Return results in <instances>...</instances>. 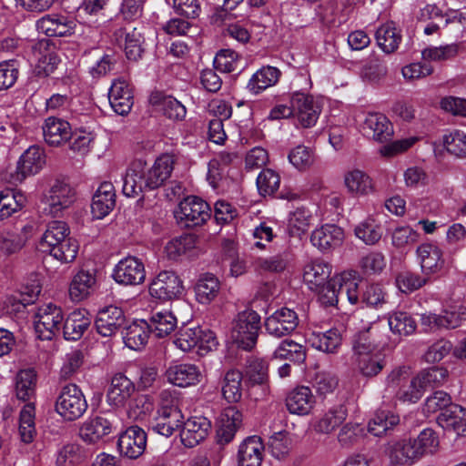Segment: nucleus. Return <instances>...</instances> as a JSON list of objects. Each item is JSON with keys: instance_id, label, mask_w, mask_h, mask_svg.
Segmentation results:
<instances>
[{"instance_id": "obj_1", "label": "nucleus", "mask_w": 466, "mask_h": 466, "mask_svg": "<svg viewBox=\"0 0 466 466\" xmlns=\"http://www.w3.org/2000/svg\"><path fill=\"white\" fill-rule=\"evenodd\" d=\"M317 291L320 303L325 307L337 305L339 298L343 296L351 304L359 302V281L352 272H343L331 278Z\"/></svg>"}, {"instance_id": "obj_2", "label": "nucleus", "mask_w": 466, "mask_h": 466, "mask_svg": "<svg viewBox=\"0 0 466 466\" xmlns=\"http://www.w3.org/2000/svg\"><path fill=\"white\" fill-rule=\"evenodd\" d=\"M260 316L253 309L239 312L232 321L230 337L238 347L250 350L258 340L261 327Z\"/></svg>"}, {"instance_id": "obj_3", "label": "nucleus", "mask_w": 466, "mask_h": 466, "mask_svg": "<svg viewBox=\"0 0 466 466\" xmlns=\"http://www.w3.org/2000/svg\"><path fill=\"white\" fill-rule=\"evenodd\" d=\"M88 408L87 400L81 389L73 383L61 388L56 398L55 410L66 421L81 418Z\"/></svg>"}, {"instance_id": "obj_4", "label": "nucleus", "mask_w": 466, "mask_h": 466, "mask_svg": "<svg viewBox=\"0 0 466 466\" xmlns=\"http://www.w3.org/2000/svg\"><path fill=\"white\" fill-rule=\"evenodd\" d=\"M76 198V191L69 184L56 180L43 196V212L53 218L60 217Z\"/></svg>"}, {"instance_id": "obj_5", "label": "nucleus", "mask_w": 466, "mask_h": 466, "mask_svg": "<svg viewBox=\"0 0 466 466\" xmlns=\"http://www.w3.org/2000/svg\"><path fill=\"white\" fill-rule=\"evenodd\" d=\"M64 322V314L60 307L46 303L37 308L34 327L37 338L43 340L52 339L60 333Z\"/></svg>"}, {"instance_id": "obj_6", "label": "nucleus", "mask_w": 466, "mask_h": 466, "mask_svg": "<svg viewBox=\"0 0 466 466\" xmlns=\"http://www.w3.org/2000/svg\"><path fill=\"white\" fill-rule=\"evenodd\" d=\"M210 207L202 198L188 196L178 205L175 216L187 228L200 226L210 218Z\"/></svg>"}, {"instance_id": "obj_7", "label": "nucleus", "mask_w": 466, "mask_h": 466, "mask_svg": "<svg viewBox=\"0 0 466 466\" xmlns=\"http://www.w3.org/2000/svg\"><path fill=\"white\" fill-rule=\"evenodd\" d=\"M298 325V314L295 310L286 307L277 309L264 321L266 333L276 339L290 335Z\"/></svg>"}, {"instance_id": "obj_8", "label": "nucleus", "mask_w": 466, "mask_h": 466, "mask_svg": "<svg viewBox=\"0 0 466 466\" xmlns=\"http://www.w3.org/2000/svg\"><path fill=\"white\" fill-rule=\"evenodd\" d=\"M174 344L186 352L197 346L201 350H211L217 346L218 341L212 331L195 327L181 329L177 334Z\"/></svg>"}, {"instance_id": "obj_9", "label": "nucleus", "mask_w": 466, "mask_h": 466, "mask_svg": "<svg viewBox=\"0 0 466 466\" xmlns=\"http://www.w3.org/2000/svg\"><path fill=\"white\" fill-rule=\"evenodd\" d=\"M113 279L124 286H136L144 282L146 270L143 262L132 256L122 258L115 267Z\"/></svg>"}, {"instance_id": "obj_10", "label": "nucleus", "mask_w": 466, "mask_h": 466, "mask_svg": "<svg viewBox=\"0 0 466 466\" xmlns=\"http://www.w3.org/2000/svg\"><path fill=\"white\" fill-rule=\"evenodd\" d=\"M182 290V280L175 272L169 270L159 272L149 285L150 295L163 300L178 297Z\"/></svg>"}, {"instance_id": "obj_11", "label": "nucleus", "mask_w": 466, "mask_h": 466, "mask_svg": "<svg viewBox=\"0 0 466 466\" xmlns=\"http://www.w3.org/2000/svg\"><path fill=\"white\" fill-rule=\"evenodd\" d=\"M290 103L293 105L294 116L302 127L309 128L316 124L321 110L311 96L303 92H294Z\"/></svg>"}, {"instance_id": "obj_12", "label": "nucleus", "mask_w": 466, "mask_h": 466, "mask_svg": "<svg viewBox=\"0 0 466 466\" xmlns=\"http://www.w3.org/2000/svg\"><path fill=\"white\" fill-rule=\"evenodd\" d=\"M114 37L123 46L127 59L137 61L143 53L144 35L140 28L128 24L115 30Z\"/></svg>"}, {"instance_id": "obj_13", "label": "nucleus", "mask_w": 466, "mask_h": 466, "mask_svg": "<svg viewBox=\"0 0 466 466\" xmlns=\"http://www.w3.org/2000/svg\"><path fill=\"white\" fill-rule=\"evenodd\" d=\"M147 446V433L138 426H131L120 434L117 447L122 455L128 459L140 457Z\"/></svg>"}, {"instance_id": "obj_14", "label": "nucleus", "mask_w": 466, "mask_h": 466, "mask_svg": "<svg viewBox=\"0 0 466 466\" xmlns=\"http://www.w3.org/2000/svg\"><path fill=\"white\" fill-rule=\"evenodd\" d=\"M35 27L39 33L47 36H66L74 33L76 23L66 15L50 13L39 18Z\"/></svg>"}, {"instance_id": "obj_15", "label": "nucleus", "mask_w": 466, "mask_h": 466, "mask_svg": "<svg viewBox=\"0 0 466 466\" xmlns=\"http://www.w3.org/2000/svg\"><path fill=\"white\" fill-rule=\"evenodd\" d=\"M108 100L112 109L120 116L127 115L133 105L134 96L128 82L118 77L112 81L108 91Z\"/></svg>"}, {"instance_id": "obj_16", "label": "nucleus", "mask_w": 466, "mask_h": 466, "mask_svg": "<svg viewBox=\"0 0 466 466\" xmlns=\"http://www.w3.org/2000/svg\"><path fill=\"white\" fill-rule=\"evenodd\" d=\"M416 254L422 274L429 279L430 276L440 273L444 268L442 250L435 244H420L417 248Z\"/></svg>"}, {"instance_id": "obj_17", "label": "nucleus", "mask_w": 466, "mask_h": 466, "mask_svg": "<svg viewBox=\"0 0 466 466\" xmlns=\"http://www.w3.org/2000/svg\"><path fill=\"white\" fill-rule=\"evenodd\" d=\"M211 429V422L204 416H192L183 424L180 440L187 448H193L204 441Z\"/></svg>"}, {"instance_id": "obj_18", "label": "nucleus", "mask_w": 466, "mask_h": 466, "mask_svg": "<svg viewBox=\"0 0 466 466\" xmlns=\"http://www.w3.org/2000/svg\"><path fill=\"white\" fill-rule=\"evenodd\" d=\"M183 414L177 407H159L151 428L154 432L164 437H170L181 427Z\"/></svg>"}, {"instance_id": "obj_19", "label": "nucleus", "mask_w": 466, "mask_h": 466, "mask_svg": "<svg viewBox=\"0 0 466 466\" xmlns=\"http://www.w3.org/2000/svg\"><path fill=\"white\" fill-rule=\"evenodd\" d=\"M42 130L45 142L51 147L62 146L73 136L70 123L56 116L46 118L42 125Z\"/></svg>"}, {"instance_id": "obj_20", "label": "nucleus", "mask_w": 466, "mask_h": 466, "mask_svg": "<svg viewBox=\"0 0 466 466\" xmlns=\"http://www.w3.org/2000/svg\"><path fill=\"white\" fill-rule=\"evenodd\" d=\"M114 428V421L109 418L96 416L83 422L79 436L85 442L94 444L109 435Z\"/></svg>"}, {"instance_id": "obj_21", "label": "nucleus", "mask_w": 466, "mask_h": 466, "mask_svg": "<svg viewBox=\"0 0 466 466\" xmlns=\"http://www.w3.org/2000/svg\"><path fill=\"white\" fill-rule=\"evenodd\" d=\"M363 132L373 140L383 143L393 136V127L388 117L381 113H369L362 125Z\"/></svg>"}, {"instance_id": "obj_22", "label": "nucleus", "mask_w": 466, "mask_h": 466, "mask_svg": "<svg viewBox=\"0 0 466 466\" xmlns=\"http://www.w3.org/2000/svg\"><path fill=\"white\" fill-rule=\"evenodd\" d=\"M285 404L289 413L304 416L314 407L315 397L309 387L299 386L287 394Z\"/></svg>"}, {"instance_id": "obj_23", "label": "nucleus", "mask_w": 466, "mask_h": 466, "mask_svg": "<svg viewBox=\"0 0 466 466\" xmlns=\"http://www.w3.org/2000/svg\"><path fill=\"white\" fill-rule=\"evenodd\" d=\"M46 164V156L44 150L37 147H28L20 157L17 167L16 176L20 180L27 177L37 174Z\"/></svg>"}, {"instance_id": "obj_24", "label": "nucleus", "mask_w": 466, "mask_h": 466, "mask_svg": "<svg viewBox=\"0 0 466 466\" xmlns=\"http://www.w3.org/2000/svg\"><path fill=\"white\" fill-rule=\"evenodd\" d=\"M126 318L123 310L116 306H108L97 313L96 329L103 337H110L122 327Z\"/></svg>"}, {"instance_id": "obj_25", "label": "nucleus", "mask_w": 466, "mask_h": 466, "mask_svg": "<svg viewBox=\"0 0 466 466\" xmlns=\"http://www.w3.org/2000/svg\"><path fill=\"white\" fill-rule=\"evenodd\" d=\"M167 381L178 387H188L200 382L202 373L199 368L190 363L170 365L166 370Z\"/></svg>"}, {"instance_id": "obj_26", "label": "nucleus", "mask_w": 466, "mask_h": 466, "mask_svg": "<svg viewBox=\"0 0 466 466\" xmlns=\"http://www.w3.org/2000/svg\"><path fill=\"white\" fill-rule=\"evenodd\" d=\"M135 384L126 375L116 374L106 393V401L110 406L121 407L131 398L135 392Z\"/></svg>"}, {"instance_id": "obj_27", "label": "nucleus", "mask_w": 466, "mask_h": 466, "mask_svg": "<svg viewBox=\"0 0 466 466\" xmlns=\"http://www.w3.org/2000/svg\"><path fill=\"white\" fill-rule=\"evenodd\" d=\"M116 205V193L112 183L103 182L100 184L93 196L91 211L93 216L101 219L107 216Z\"/></svg>"}, {"instance_id": "obj_28", "label": "nucleus", "mask_w": 466, "mask_h": 466, "mask_svg": "<svg viewBox=\"0 0 466 466\" xmlns=\"http://www.w3.org/2000/svg\"><path fill=\"white\" fill-rule=\"evenodd\" d=\"M343 238L344 232L341 228L334 224H325L312 232L310 241L313 246L325 251L340 246Z\"/></svg>"}, {"instance_id": "obj_29", "label": "nucleus", "mask_w": 466, "mask_h": 466, "mask_svg": "<svg viewBox=\"0 0 466 466\" xmlns=\"http://www.w3.org/2000/svg\"><path fill=\"white\" fill-rule=\"evenodd\" d=\"M242 422V413L236 407H228L220 417V425L217 431L218 443L225 445L235 437Z\"/></svg>"}, {"instance_id": "obj_30", "label": "nucleus", "mask_w": 466, "mask_h": 466, "mask_svg": "<svg viewBox=\"0 0 466 466\" xmlns=\"http://www.w3.org/2000/svg\"><path fill=\"white\" fill-rule=\"evenodd\" d=\"M145 163L138 160L133 162L123 177L122 192L127 198H135L142 193L145 187Z\"/></svg>"}, {"instance_id": "obj_31", "label": "nucleus", "mask_w": 466, "mask_h": 466, "mask_svg": "<svg viewBox=\"0 0 466 466\" xmlns=\"http://www.w3.org/2000/svg\"><path fill=\"white\" fill-rule=\"evenodd\" d=\"M437 423L445 431L463 435L466 433V409L453 404L441 412L437 417Z\"/></svg>"}, {"instance_id": "obj_32", "label": "nucleus", "mask_w": 466, "mask_h": 466, "mask_svg": "<svg viewBox=\"0 0 466 466\" xmlns=\"http://www.w3.org/2000/svg\"><path fill=\"white\" fill-rule=\"evenodd\" d=\"M307 342L317 350L335 354L341 346L342 337L337 329H330L324 332H311L307 339Z\"/></svg>"}, {"instance_id": "obj_33", "label": "nucleus", "mask_w": 466, "mask_h": 466, "mask_svg": "<svg viewBox=\"0 0 466 466\" xmlns=\"http://www.w3.org/2000/svg\"><path fill=\"white\" fill-rule=\"evenodd\" d=\"M264 446L260 438L251 436L239 446L238 461L239 466H260L263 459Z\"/></svg>"}, {"instance_id": "obj_34", "label": "nucleus", "mask_w": 466, "mask_h": 466, "mask_svg": "<svg viewBox=\"0 0 466 466\" xmlns=\"http://www.w3.org/2000/svg\"><path fill=\"white\" fill-rule=\"evenodd\" d=\"M281 76V71L271 66L257 70L247 84V89L253 95H258L267 88L275 86Z\"/></svg>"}, {"instance_id": "obj_35", "label": "nucleus", "mask_w": 466, "mask_h": 466, "mask_svg": "<svg viewBox=\"0 0 466 466\" xmlns=\"http://www.w3.org/2000/svg\"><path fill=\"white\" fill-rule=\"evenodd\" d=\"M91 320L86 310H74L65 319L62 325L64 338L66 340L79 339L86 329L90 326Z\"/></svg>"}, {"instance_id": "obj_36", "label": "nucleus", "mask_w": 466, "mask_h": 466, "mask_svg": "<svg viewBox=\"0 0 466 466\" xmlns=\"http://www.w3.org/2000/svg\"><path fill=\"white\" fill-rule=\"evenodd\" d=\"M150 332V327L147 321L135 320L122 332L124 343L131 350H139L147 345Z\"/></svg>"}, {"instance_id": "obj_37", "label": "nucleus", "mask_w": 466, "mask_h": 466, "mask_svg": "<svg viewBox=\"0 0 466 466\" xmlns=\"http://www.w3.org/2000/svg\"><path fill=\"white\" fill-rule=\"evenodd\" d=\"M331 266L323 260H314L304 268L303 279L311 290L319 289L330 279Z\"/></svg>"}, {"instance_id": "obj_38", "label": "nucleus", "mask_w": 466, "mask_h": 466, "mask_svg": "<svg viewBox=\"0 0 466 466\" xmlns=\"http://www.w3.org/2000/svg\"><path fill=\"white\" fill-rule=\"evenodd\" d=\"M350 9L342 1L329 0L319 7L318 14L326 25H340L348 21Z\"/></svg>"}, {"instance_id": "obj_39", "label": "nucleus", "mask_w": 466, "mask_h": 466, "mask_svg": "<svg viewBox=\"0 0 466 466\" xmlns=\"http://www.w3.org/2000/svg\"><path fill=\"white\" fill-rule=\"evenodd\" d=\"M243 373L237 369L228 370L221 380V394L228 403H237L242 399Z\"/></svg>"}, {"instance_id": "obj_40", "label": "nucleus", "mask_w": 466, "mask_h": 466, "mask_svg": "<svg viewBox=\"0 0 466 466\" xmlns=\"http://www.w3.org/2000/svg\"><path fill=\"white\" fill-rule=\"evenodd\" d=\"M356 370L365 378L377 376L386 366V359L382 354L368 353L352 357Z\"/></svg>"}, {"instance_id": "obj_41", "label": "nucleus", "mask_w": 466, "mask_h": 466, "mask_svg": "<svg viewBox=\"0 0 466 466\" xmlns=\"http://www.w3.org/2000/svg\"><path fill=\"white\" fill-rule=\"evenodd\" d=\"M389 459L392 466H410L420 460L411 440L395 442L390 447Z\"/></svg>"}, {"instance_id": "obj_42", "label": "nucleus", "mask_w": 466, "mask_h": 466, "mask_svg": "<svg viewBox=\"0 0 466 466\" xmlns=\"http://www.w3.org/2000/svg\"><path fill=\"white\" fill-rule=\"evenodd\" d=\"M344 185L348 192L355 196H366L374 189L371 177L358 168L344 174Z\"/></svg>"}, {"instance_id": "obj_43", "label": "nucleus", "mask_w": 466, "mask_h": 466, "mask_svg": "<svg viewBox=\"0 0 466 466\" xmlns=\"http://www.w3.org/2000/svg\"><path fill=\"white\" fill-rule=\"evenodd\" d=\"M375 38L378 46L386 54H392L401 42L402 35L393 22L381 25L376 31Z\"/></svg>"}, {"instance_id": "obj_44", "label": "nucleus", "mask_w": 466, "mask_h": 466, "mask_svg": "<svg viewBox=\"0 0 466 466\" xmlns=\"http://www.w3.org/2000/svg\"><path fill=\"white\" fill-rule=\"evenodd\" d=\"M69 235L70 229L66 222L59 220L52 221L47 225L42 236L40 245L44 251H48L51 254L54 248H56L66 238H68Z\"/></svg>"}, {"instance_id": "obj_45", "label": "nucleus", "mask_w": 466, "mask_h": 466, "mask_svg": "<svg viewBox=\"0 0 466 466\" xmlns=\"http://www.w3.org/2000/svg\"><path fill=\"white\" fill-rule=\"evenodd\" d=\"M96 276L86 270H79L73 278L69 295L74 301H81L86 299L94 290L96 285Z\"/></svg>"}, {"instance_id": "obj_46", "label": "nucleus", "mask_w": 466, "mask_h": 466, "mask_svg": "<svg viewBox=\"0 0 466 466\" xmlns=\"http://www.w3.org/2000/svg\"><path fill=\"white\" fill-rule=\"evenodd\" d=\"M37 382L36 371L34 369L20 370L15 378V395L23 401H29L35 398Z\"/></svg>"}, {"instance_id": "obj_47", "label": "nucleus", "mask_w": 466, "mask_h": 466, "mask_svg": "<svg viewBox=\"0 0 466 466\" xmlns=\"http://www.w3.org/2000/svg\"><path fill=\"white\" fill-rule=\"evenodd\" d=\"M400 423V417L389 410H379L369 421L368 431L376 437L386 435Z\"/></svg>"}, {"instance_id": "obj_48", "label": "nucleus", "mask_w": 466, "mask_h": 466, "mask_svg": "<svg viewBox=\"0 0 466 466\" xmlns=\"http://www.w3.org/2000/svg\"><path fill=\"white\" fill-rule=\"evenodd\" d=\"M219 289L218 279L213 274H205L195 286L196 299L201 304H208L218 296Z\"/></svg>"}, {"instance_id": "obj_49", "label": "nucleus", "mask_w": 466, "mask_h": 466, "mask_svg": "<svg viewBox=\"0 0 466 466\" xmlns=\"http://www.w3.org/2000/svg\"><path fill=\"white\" fill-rule=\"evenodd\" d=\"M347 418V409L343 405H338L329 409L315 423L314 429L319 433L329 434L339 427Z\"/></svg>"}, {"instance_id": "obj_50", "label": "nucleus", "mask_w": 466, "mask_h": 466, "mask_svg": "<svg viewBox=\"0 0 466 466\" xmlns=\"http://www.w3.org/2000/svg\"><path fill=\"white\" fill-rule=\"evenodd\" d=\"M245 377L250 385L266 386L268 380L267 361L258 358H249L245 368Z\"/></svg>"}, {"instance_id": "obj_51", "label": "nucleus", "mask_w": 466, "mask_h": 466, "mask_svg": "<svg viewBox=\"0 0 466 466\" xmlns=\"http://www.w3.org/2000/svg\"><path fill=\"white\" fill-rule=\"evenodd\" d=\"M34 52L38 61V67L47 76L54 72L60 62L56 54L50 50L48 40L43 39L35 44Z\"/></svg>"}, {"instance_id": "obj_52", "label": "nucleus", "mask_w": 466, "mask_h": 466, "mask_svg": "<svg viewBox=\"0 0 466 466\" xmlns=\"http://www.w3.org/2000/svg\"><path fill=\"white\" fill-rule=\"evenodd\" d=\"M354 232L356 237L366 245H374L379 242L382 237L381 225L372 217H369L358 224Z\"/></svg>"}, {"instance_id": "obj_53", "label": "nucleus", "mask_w": 466, "mask_h": 466, "mask_svg": "<svg viewBox=\"0 0 466 466\" xmlns=\"http://www.w3.org/2000/svg\"><path fill=\"white\" fill-rule=\"evenodd\" d=\"M311 212L304 208H297L291 211L288 219V229L292 236H300L307 232L312 224Z\"/></svg>"}, {"instance_id": "obj_54", "label": "nucleus", "mask_w": 466, "mask_h": 466, "mask_svg": "<svg viewBox=\"0 0 466 466\" xmlns=\"http://www.w3.org/2000/svg\"><path fill=\"white\" fill-rule=\"evenodd\" d=\"M411 442L420 459L426 455L434 454L440 444L437 433L431 428L422 430L417 438L411 440Z\"/></svg>"}, {"instance_id": "obj_55", "label": "nucleus", "mask_w": 466, "mask_h": 466, "mask_svg": "<svg viewBox=\"0 0 466 466\" xmlns=\"http://www.w3.org/2000/svg\"><path fill=\"white\" fill-rule=\"evenodd\" d=\"M150 331L161 338L170 334L177 327V318L169 310L157 311L150 318Z\"/></svg>"}, {"instance_id": "obj_56", "label": "nucleus", "mask_w": 466, "mask_h": 466, "mask_svg": "<svg viewBox=\"0 0 466 466\" xmlns=\"http://www.w3.org/2000/svg\"><path fill=\"white\" fill-rule=\"evenodd\" d=\"M35 405L30 402L25 404L20 411L19 434L25 443H31L35 436Z\"/></svg>"}, {"instance_id": "obj_57", "label": "nucleus", "mask_w": 466, "mask_h": 466, "mask_svg": "<svg viewBox=\"0 0 466 466\" xmlns=\"http://www.w3.org/2000/svg\"><path fill=\"white\" fill-rule=\"evenodd\" d=\"M272 358L299 363L305 360L306 353L302 345L291 339H285L281 341L274 350Z\"/></svg>"}, {"instance_id": "obj_58", "label": "nucleus", "mask_w": 466, "mask_h": 466, "mask_svg": "<svg viewBox=\"0 0 466 466\" xmlns=\"http://www.w3.org/2000/svg\"><path fill=\"white\" fill-rule=\"evenodd\" d=\"M25 202L23 194L13 190L0 192V220L11 217L20 210Z\"/></svg>"}, {"instance_id": "obj_59", "label": "nucleus", "mask_w": 466, "mask_h": 466, "mask_svg": "<svg viewBox=\"0 0 466 466\" xmlns=\"http://www.w3.org/2000/svg\"><path fill=\"white\" fill-rule=\"evenodd\" d=\"M196 247V237L191 234H184L178 238L169 240L165 252L171 260H177Z\"/></svg>"}, {"instance_id": "obj_60", "label": "nucleus", "mask_w": 466, "mask_h": 466, "mask_svg": "<svg viewBox=\"0 0 466 466\" xmlns=\"http://www.w3.org/2000/svg\"><path fill=\"white\" fill-rule=\"evenodd\" d=\"M388 325L390 330L399 335L408 336L416 330L415 319L407 312L397 311L390 315Z\"/></svg>"}, {"instance_id": "obj_61", "label": "nucleus", "mask_w": 466, "mask_h": 466, "mask_svg": "<svg viewBox=\"0 0 466 466\" xmlns=\"http://www.w3.org/2000/svg\"><path fill=\"white\" fill-rule=\"evenodd\" d=\"M429 279L425 275L421 276L415 272L403 271L397 275L395 281L398 289L402 293L410 294L426 285Z\"/></svg>"}, {"instance_id": "obj_62", "label": "nucleus", "mask_w": 466, "mask_h": 466, "mask_svg": "<svg viewBox=\"0 0 466 466\" xmlns=\"http://www.w3.org/2000/svg\"><path fill=\"white\" fill-rule=\"evenodd\" d=\"M87 458V455L82 452V448L77 444H67L57 452L56 466H75L81 463Z\"/></svg>"}, {"instance_id": "obj_63", "label": "nucleus", "mask_w": 466, "mask_h": 466, "mask_svg": "<svg viewBox=\"0 0 466 466\" xmlns=\"http://www.w3.org/2000/svg\"><path fill=\"white\" fill-rule=\"evenodd\" d=\"M154 103L157 104L158 109L171 120H182L186 116V107L171 96H165Z\"/></svg>"}, {"instance_id": "obj_64", "label": "nucleus", "mask_w": 466, "mask_h": 466, "mask_svg": "<svg viewBox=\"0 0 466 466\" xmlns=\"http://www.w3.org/2000/svg\"><path fill=\"white\" fill-rule=\"evenodd\" d=\"M368 307L380 309L388 302V294L385 289L379 284H370L363 290L360 299Z\"/></svg>"}]
</instances>
